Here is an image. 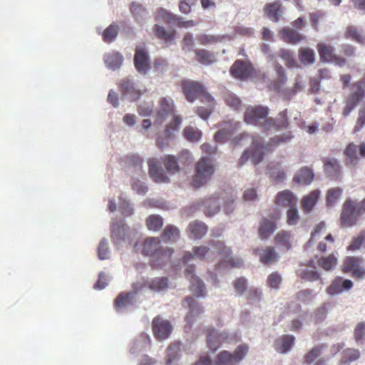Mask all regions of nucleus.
Returning <instances> with one entry per match:
<instances>
[{
    "mask_svg": "<svg viewBox=\"0 0 365 365\" xmlns=\"http://www.w3.org/2000/svg\"><path fill=\"white\" fill-rule=\"evenodd\" d=\"M269 109L267 106H250L246 108L244 120L246 123L259 126L263 131L280 130L289 125L287 110L280 111L276 118L269 117Z\"/></svg>",
    "mask_w": 365,
    "mask_h": 365,
    "instance_id": "f257e3e1",
    "label": "nucleus"
},
{
    "mask_svg": "<svg viewBox=\"0 0 365 365\" xmlns=\"http://www.w3.org/2000/svg\"><path fill=\"white\" fill-rule=\"evenodd\" d=\"M182 93L186 100L193 103L196 99H200L201 103H205L206 107L198 106L196 108V113L202 119H207L214 111L215 101L207 91L204 85L190 79H185L181 81Z\"/></svg>",
    "mask_w": 365,
    "mask_h": 365,
    "instance_id": "f03ea898",
    "label": "nucleus"
},
{
    "mask_svg": "<svg viewBox=\"0 0 365 365\" xmlns=\"http://www.w3.org/2000/svg\"><path fill=\"white\" fill-rule=\"evenodd\" d=\"M159 108L155 115V123L161 125L165 119L172 115V119L165 128L164 135L166 139H158L157 145L160 149H163L168 145V139L173 137L175 132L179 129L182 123V118L180 115L175 114V106L170 98H161L159 101Z\"/></svg>",
    "mask_w": 365,
    "mask_h": 365,
    "instance_id": "7ed1b4c3",
    "label": "nucleus"
},
{
    "mask_svg": "<svg viewBox=\"0 0 365 365\" xmlns=\"http://www.w3.org/2000/svg\"><path fill=\"white\" fill-rule=\"evenodd\" d=\"M365 213V197L356 202L347 198L342 205L340 214V225L341 227H351L356 225L359 217Z\"/></svg>",
    "mask_w": 365,
    "mask_h": 365,
    "instance_id": "20e7f679",
    "label": "nucleus"
},
{
    "mask_svg": "<svg viewBox=\"0 0 365 365\" xmlns=\"http://www.w3.org/2000/svg\"><path fill=\"white\" fill-rule=\"evenodd\" d=\"M160 238L148 237L143 245V255L151 257L152 262L155 266H160L168 261L173 253V249L160 247Z\"/></svg>",
    "mask_w": 365,
    "mask_h": 365,
    "instance_id": "39448f33",
    "label": "nucleus"
},
{
    "mask_svg": "<svg viewBox=\"0 0 365 365\" xmlns=\"http://www.w3.org/2000/svg\"><path fill=\"white\" fill-rule=\"evenodd\" d=\"M215 173V165L209 158H202L195 164V174L191 184L197 188L205 185L210 180Z\"/></svg>",
    "mask_w": 365,
    "mask_h": 365,
    "instance_id": "423d86ee",
    "label": "nucleus"
},
{
    "mask_svg": "<svg viewBox=\"0 0 365 365\" xmlns=\"http://www.w3.org/2000/svg\"><path fill=\"white\" fill-rule=\"evenodd\" d=\"M341 271L344 274H350L355 279H363L365 277L364 259L361 257H346L343 259Z\"/></svg>",
    "mask_w": 365,
    "mask_h": 365,
    "instance_id": "0eeeda50",
    "label": "nucleus"
},
{
    "mask_svg": "<svg viewBox=\"0 0 365 365\" xmlns=\"http://www.w3.org/2000/svg\"><path fill=\"white\" fill-rule=\"evenodd\" d=\"M248 349V346L243 344L239 345L233 353L222 351L216 356L214 365H235L244 359Z\"/></svg>",
    "mask_w": 365,
    "mask_h": 365,
    "instance_id": "6e6552de",
    "label": "nucleus"
},
{
    "mask_svg": "<svg viewBox=\"0 0 365 365\" xmlns=\"http://www.w3.org/2000/svg\"><path fill=\"white\" fill-rule=\"evenodd\" d=\"M317 49L321 61L334 63L339 66L345 65V58L336 55L334 53V48L331 45L325 43H319L317 45Z\"/></svg>",
    "mask_w": 365,
    "mask_h": 365,
    "instance_id": "1a4fd4ad",
    "label": "nucleus"
},
{
    "mask_svg": "<svg viewBox=\"0 0 365 365\" xmlns=\"http://www.w3.org/2000/svg\"><path fill=\"white\" fill-rule=\"evenodd\" d=\"M217 250V252L222 256V265L226 267H240L243 264L242 259L231 256L232 251L228 247L225 246L224 243L217 241L214 244Z\"/></svg>",
    "mask_w": 365,
    "mask_h": 365,
    "instance_id": "9d476101",
    "label": "nucleus"
},
{
    "mask_svg": "<svg viewBox=\"0 0 365 365\" xmlns=\"http://www.w3.org/2000/svg\"><path fill=\"white\" fill-rule=\"evenodd\" d=\"M205 334L207 346L212 351H217L228 339L226 331L219 332L213 327L207 328Z\"/></svg>",
    "mask_w": 365,
    "mask_h": 365,
    "instance_id": "9b49d317",
    "label": "nucleus"
},
{
    "mask_svg": "<svg viewBox=\"0 0 365 365\" xmlns=\"http://www.w3.org/2000/svg\"><path fill=\"white\" fill-rule=\"evenodd\" d=\"M263 146L259 145L257 140H254L251 147L245 150L240 157L238 164L239 166H242L248 159H251L254 165H257L260 163L264 156Z\"/></svg>",
    "mask_w": 365,
    "mask_h": 365,
    "instance_id": "f8f14e48",
    "label": "nucleus"
},
{
    "mask_svg": "<svg viewBox=\"0 0 365 365\" xmlns=\"http://www.w3.org/2000/svg\"><path fill=\"white\" fill-rule=\"evenodd\" d=\"M254 72L252 64L241 59L236 60L230 69L232 76L240 80H246L250 77Z\"/></svg>",
    "mask_w": 365,
    "mask_h": 365,
    "instance_id": "ddd939ff",
    "label": "nucleus"
},
{
    "mask_svg": "<svg viewBox=\"0 0 365 365\" xmlns=\"http://www.w3.org/2000/svg\"><path fill=\"white\" fill-rule=\"evenodd\" d=\"M359 148V155L365 158V143H361L359 146L354 143H350L346 147L344 153L346 156V165H356L359 162V158L356 155Z\"/></svg>",
    "mask_w": 365,
    "mask_h": 365,
    "instance_id": "4468645a",
    "label": "nucleus"
},
{
    "mask_svg": "<svg viewBox=\"0 0 365 365\" xmlns=\"http://www.w3.org/2000/svg\"><path fill=\"white\" fill-rule=\"evenodd\" d=\"M153 331L158 339L163 340L168 338L171 333L172 326L168 321L156 317L153 320Z\"/></svg>",
    "mask_w": 365,
    "mask_h": 365,
    "instance_id": "2eb2a0df",
    "label": "nucleus"
},
{
    "mask_svg": "<svg viewBox=\"0 0 365 365\" xmlns=\"http://www.w3.org/2000/svg\"><path fill=\"white\" fill-rule=\"evenodd\" d=\"M133 61L135 68L142 74H145L150 68L149 56L145 48H136Z\"/></svg>",
    "mask_w": 365,
    "mask_h": 365,
    "instance_id": "dca6fc26",
    "label": "nucleus"
},
{
    "mask_svg": "<svg viewBox=\"0 0 365 365\" xmlns=\"http://www.w3.org/2000/svg\"><path fill=\"white\" fill-rule=\"evenodd\" d=\"M353 282L350 279H344L342 277H335L327 289L329 295H336L344 291H349L353 287Z\"/></svg>",
    "mask_w": 365,
    "mask_h": 365,
    "instance_id": "f3484780",
    "label": "nucleus"
},
{
    "mask_svg": "<svg viewBox=\"0 0 365 365\" xmlns=\"http://www.w3.org/2000/svg\"><path fill=\"white\" fill-rule=\"evenodd\" d=\"M280 215L277 213L272 219L263 218L259 223L258 234L262 240L267 239L277 229L276 221Z\"/></svg>",
    "mask_w": 365,
    "mask_h": 365,
    "instance_id": "a211bd4d",
    "label": "nucleus"
},
{
    "mask_svg": "<svg viewBox=\"0 0 365 365\" xmlns=\"http://www.w3.org/2000/svg\"><path fill=\"white\" fill-rule=\"evenodd\" d=\"M195 272L194 266H188L185 273L186 276H190V290L197 297H201L205 295V285L204 283L198 277H197L193 273Z\"/></svg>",
    "mask_w": 365,
    "mask_h": 365,
    "instance_id": "6ab92c4d",
    "label": "nucleus"
},
{
    "mask_svg": "<svg viewBox=\"0 0 365 365\" xmlns=\"http://www.w3.org/2000/svg\"><path fill=\"white\" fill-rule=\"evenodd\" d=\"M149 174L152 179L158 183L168 182L169 178L165 175L164 171L158 166L157 159L150 158L148 160Z\"/></svg>",
    "mask_w": 365,
    "mask_h": 365,
    "instance_id": "aec40b11",
    "label": "nucleus"
},
{
    "mask_svg": "<svg viewBox=\"0 0 365 365\" xmlns=\"http://www.w3.org/2000/svg\"><path fill=\"white\" fill-rule=\"evenodd\" d=\"M254 253L259 256L260 262L264 264L273 263L277 259V253L271 246L256 248L254 250Z\"/></svg>",
    "mask_w": 365,
    "mask_h": 365,
    "instance_id": "412c9836",
    "label": "nucleus"
},
{
    "mask_svg": "<svg viewBox=\"0 0 365 365\" xmlns=\"http://www.w3.org/2000/svg\"><path fill=\"white\" fill-rule=\"evenodd\" d=\"M119 86L122 95L128 96L132 101L137 100L141 95L140 90L135 88L134 83L128 78L123 79Z\"/></svg>",
    "mask_w": 365,
    "mask_h": 365,
    "instance_id": "4be33fe9",
    "label": "nucleus"
},
{
    "mask_svg": "<svg viewBox=\"0 0 365 365\" xmlns=\"http://www.w3.org/2000/svg\"><path fill=\"white\" fill-rule=\"evenodd\" d=\"M297 200L296 196L292 192L288 190L279 192L275 199V203L282 207H291L297 206Z\"/></svg>",
    "mask_w": 365,
    "mask_h": 365,
    "instance_id": "5701e85b",
    "label": "nucleus"
},
{
    "mask_svg": "<svg viewBox=\"0 0 365 365\" xmlns=\"http://www.w3.org/2000/svg\"><path fill=\"white\" fill-rule=\"evenodd\" d=\"M295 341V337L292 335L284 334L277 338L274 341V349L281 354L288 352Z\"/></svg>",
    "mask_w": 365,
    "mask_h": 365,
    "instance_id": "b1692460",
    "label": "nucleus"
},
{
    "mask_svg": "<svg viewBox=\"0 0 365 365\" xmlns=\"http://www.w3.org/2000/svg\"><path fill=\"white\" fill-rule=\"evenodd\" d=\"M282 38L287 43L297 44L305 39V36L290 28H284L279 32Z\"/></svg>",
    "mask_w": 365,
    "mask_h": 365,
    "instance_id": "393cba45",
    "label": "nucleus"
},
{
    "mask_svg": "<svg viewBox=\"0 0 365 365\" xmlns=\"http://www.w3.org/2000/svg\"><path fill=\"white\" fill-rule=\"evenodd\" d=\"M320 195L319 190H314L308 195L303 197L301 201L302 209L306 213L312 211L317 204Z\"/></svg>",
    "mask_w": 365,
    "mask_h": 365,
    "instance_id": "a878e982",
    "label": "nucleus"
},
{
    "mask_svg": "<svg viewBox=\"0 0 365 365\" xmlns=\"http://www.w3.org/2000/svg\"><path fill=\"white\" fill-rule=\"evenodd\" d=\"M354 91L347 96L346 100L358 105V103L365 96V91L364 88V82L358 81L352 84Z\"/></svg>",
    "mask_w": 365,
    "mask_h": 365,
    "instance_id": "bb28decb",
    "label": "nucleus"
},
{
    "mask_svg": "<svg viewBox=\"0 0 365 365\" xmlns=\"http://www.w3.org/2000/svg\"><path fill=\"white\" fill-rule=\"evenodd\" d=\"M190 309L189 313L186 317L188 323H192L195 317L199 316L203 312L202 307L191 297H187L185 299Z\"/></svg>",
    "mask_w": 365,
    "mask_h": 365,
    "instance_id": "cd10ccee",
    "label": "nucleus"
},
{
    "mask_svg": "<svg viewBox=\"0 0 365 365\" xmlns=\"http://www.w3.org/2000/svg\"><path fill=\"white\" fill-rule=\"evenodd\" d=\"M338 263V258L334 254L327 256L317 257V264L322 269L325 271H331L335 268Z\"/></svg>",
    "mask_w": 365,
    "mask_h": 365,
    "instance_id": "c85d7f7f",
    "label": "nucleus"
},
{
    "mask_svg": "<svg viewBox=\"0 0 365 365\" xmlns=\"http://www.w3.org/2000/svg\"><path fill=\"white\" fill-rule=\"evenodd\" d=\"M282 5L279 1L267 4L264 7V14L274 22L279 20Z\"/></svg>",
    "mask_w": 365,
    "mask_h": 365,
    "instance_id": "c756f323",
    "label": "nucleus"
},
{
    "mask_svg": "<svg viewBox=\"0 0 365 365\" xmlns=\"http://www.w3.org/2000/svg\"><path fill=\"white\" fill-rule=\"evenodd\" d=\"M155 35L165 43H171L175 37L176 31L175 30L167 31L163 26L155 24L153 26Z\"/></svg>",
    "mask_w": 365,
    "mask_h": 365,
    "instance_id": "7c9ffc66",
    "label": "nucleus"
},
{
    "mask_svg": "<svg viewBox=\"0 0 365 365\" xmlns=\"http://www.w3.org/2000/svg\"><path fill=\"white\" fill-rule=\"evenodd\" d=\"M104 61L106 66L112 69L116 70L119 68L123 61V56L118 52H112L106 53L104 56Z\"/></svg>",
    "mask_w": 365,
    "mask_h": 365,
    "instance_id": "2f4dec72",
    "label": "nucleus"
},
{
    "mask_svg": "<svg viewBox=\"0 0 365 365\" xmlns=\"http://www.w3.org/2000/svg\"><path fill=\"white\" fill-rule=\"evenodd\" d=\"M135 296V292H121L118 295L115 300V307L117 309H121L125 307L132 304Z\"/></svg>",
    "mask_w": 365,
    "mask_h": 365,
    "instance_id": "473e14b6",
    "label": "nucleus"
},
{
    "mask_svg": "<svg viewBox=\"0 0 365 365\" xmlns=\"http://www.w3.org/2000/svg\"><path fill=\"white\" fill-rule=\"evenodd\" d=\"M209 248L206 246L195 247L192 252H187L183 255V261L189 262L192 259H202L208 252Z\"/></svg>",
    "mask_w": 365,
    "mask_h": 365,
    "instance_id": "72a5a7b5",
    "label": "nucleus"
},
{
    "mask_svg": "<svg viewBox=\"0 0 365 365\" xmlns=\"http://www.w3.org/2000/svg\"><path fill=\"white\" fill-rule=\"evenodd\" d=\"M313 179V171L307 167L301 168L294 178L295 182L303 185L310 184Z\"/></svg>",
    "mask_w": 365,
    "mask_h": 365,
    "instance_id": "f704fd0d",
    "label": "nucleus"
},
{
    "mask_svg": "<svg viewBox=\"0 0 365 365\" xmlns=\"http://www.w3.org/2000/svg\"><path fill=\"white\" fill-rule=\"evenodd\" d=\"M188 231L192 237L200 239L202 237L207 231L205 224L201 222H192L188 226Z\"/></svg>",
    "mask_w": 365,
    "mask_h": 365,
    "instance_id": "c9c22d12",
    "label": "nucleus"
},
{
    "mask_svg": "<svg viewBox=\"0 0 365 365\" xmlns=\"http://www.w3.org/2000/svg\"><path fill=\"white\" fill-rule=\"evenodd\" d=\"M291 234L289 232L281 230L274 237V242L279 247L288 251L291 245Z\"/></svg>",
    "mask_w": 365,
    "mask_h": 365,
    "instance_id": "e433bc0d",
    "label": "nucleus"
},
{
    "mask_svg": "<svg viewBox=\"0 0 365 365\" xmlns=\"http://www.w3.org/2000/svg\"><path fill=\"white\" fill-rule=\"evenodd\" d=\"M324 170L326 173L333 177L337 178L340 174V165L335 158H326L324 160Z\"/></svg>",
    "mask_w": 365,
    "mask_h": 365,
    "instance_id": "4c0bfd02",
    "label": "nucleus"
},
{
    "mask_svg": "<svg viewBox=\"0 0 365 365\" xmlns=\"http://www.w3.org/2000/svg\"><path fill=\"white\" fill-rule=\"evenodd\" d=\"M195 53L196 60L202 64L210 65L215 61L214 54L206 49H196Z\"/></svg>",
    "mask_w": 365,
    "mask_h": 365,
    "instance_id": "58836bf2",
    "label": "nucleus"
},
{
    "mask_svg": "<svg viewBox=\"0 0 365 365\" xmlns=\"http://www.w3.org/2000/svg\"><path fill=\"white\" fill-rule=\"evenodd\" d=\"M345 37L359 43H365V36L361 31L354 26H349L345 31Z\"/></svg>",
    "mask_w": 365,
    "mask_h": 365,
    "instance_id": "ea45409f",
    "label": "nucleus"
},
{
    "mask_svg": "<svg viewBox=\"0 0 365 365\" xmlns=\"http://www.w3.org/2000/svg\"><path fill=\"white\" fill-rule=\"evenodd\" d=\"M155 21H162L163 23L173 25L175 21H176L177 15H175L166 9L160 8L157 10L155 16Z\"/></svg>",
    "mask_w": 365,
    "mask_h": 365,
    "instance_id": "a19ab883",
    "label": "nucleus"
},
{
    "mask_svg": "<svg viewBox=\"0 0 365 365\" xmlns=\"http://www.w3.org/2000/svg\"><path fill=\"white\" fill-rule=\"evenodd\" d=\"M298 56L300 62L304 65H310L315 61L314 51L309 48H300Z\"/></svg>",
    "mask_w": 365,
    "mask_h": 365,
    "instance_id": "79ce46f5",
    "label": "nucleus"
},
{
    "mask_svg": "<svg viewBox=\"0 0 365 365\" xmlns=\"http://www.w3.org/2000/svg\"><path fill=\"white\" fill-rule=\"evenodd\" d=\"M360 356V352L355 349H346L341 353L340 360L341 365H348L352 361L357 360Z\"/></svg>",
    "mask_w": 365,
    "mask_h": 365,
    "instance_id": "37998d69",
    "label": "nucleus"
},
{
    "mask_svg": "<svg viewBox=\"0 0 365 365\" xmlns=\"http://www.w3.org/2000/svg\"><path fill=\"white\" fill-rule=\"evenodd\" d=\"M146 285L155 292H160L168 287V279L167 277H157L148 281Z\"/></svg>",
    "mask_w": 365,
    "mask_h": 365,
    "instance_id": "c03bdc74",
    "label": "nucleus"
},
{
    "mask_svg": "<svg viewBox=\"0 0 365 365\" xmlns=\"http://www.w3.org/2000/svg\"><path fill=\"white\" fill-rule=\"evenodd\" d=\"M162 161L170 173L174 174L180 171L178 159L170 155H168L162 158Z\"/></svg>",
    "mask_w": 365,
    "mask_h": 365,
    "instance_id": "a18cd8bd",
    "label": "nucleus"
},
{
    "mask_svg": "<svg viewBox=\"0 0 365 365\" xmlns=\"http://www.w3.org/2000/svg\"><path fill=\"white\" fill-rule=\"evenodd\" d=\"M179 237L178 229L173 225H168L165 227L163 233L161 234V238L164 242L175 241Z\"/></svg>",
    "mask_w": 365,
    "mask_h": 365,
    "instance_id": "49530a36",
    "label": "nucleus"
},
{
    "mask_svg": "<svg viewBox=\"0 0 365 365\" xmlns=\"http://www.w3.org/2000/svg\"><path fill=\"white\" fill-rule=\"evenodd\" d=\"M365 245V230L359 233L356 237H354L351 241L350 245L347 247L349 251H356L361 249Z\"/></svg>",
    "mask_w": 365,
    "mask_h": 365,
    "instance_id": "de8ad7c7",
    "label": "nucleus"
},
{
    "mask_svg": "<svg viewBox=\"0 0 365 365\" xmlns=\"http://www.w3.org/2000/svg\"><path fill=\"white\" fill-rule=\"evenodd\" d=\"M118 30L119 29L117 24H110L102 34L103 41L106 43L112 42L116 38Z\"/></svg>",
    "mask_w": 365,
    "mask_h": 365,
    "instance_id": "09e8293b",
    "label": "nucleus"
},
{
    "mask_svg": "<svg viewBox=\"0 0 365 365\" xmlns=\"http://www.w3.org/2000/svg\"><path fill=\"white\" fill-rule=\"evenodd\" d=\"M278 55L284 61L285 65L288 68L297 67L296 60L290 51L282 48L279 51Z\"/></svg>",
    "mask_w": 365,
    "mask_h": 365,
    "instance_id": "8fccbe9b",
    "label": "nucleus"
},
{
    "mask_svg": "<svg viewBox=\"0 0 365 365\" xmlns=\"http://www.w3.org/2000/svg\"><path fill=\"white\" fill-rule=\"evenodd\" d=\"M183 134L185 138L192 142L198 141L201 136L202 133L200 130L192 126H187L183 130Z\"/></svg>",
    "mask_w": 365,
    "mask_h": 365,
    "instance_id": "3c124183",
    "label": "nucleus"
},
{
    "mask_svg": "<svg viewBox=\"0 0 365 365\" xmlns=\"http://www.w3.org/2000/svg\"><path fill=\"white\" fill-rule=\"evenodd\" d=\"M163 225V218L158 215H150L146 219V225L148 230L157 231L159 230Z\"/></svg>",
    "mask_w": 365,
    "mask_h": 365,
    "instance_id": "603ef678",
    "label": "nucleus"
},
{
    "mask_svg": "<svg viewBox=\"0 0 365 365\" xmlns=\"http://www.w3.org/2000/svg\"><path fill=\"white\" fill-rule=\"evenodd\" d=\"M324 345H317L309 350L304 356V361L307 364H312L320 354Z\"/></svg>",
    "mask_w": 365,
    "mask_h": 365,
    "instance_id": "864d4df0",
    "label": "nucleus"
},
{
    "mask_svg": "<svg viewBox=\"0 0 365 365\" xmlns=\"http://www.w3.org/2000/svg\"><path fill=\"white\" fill-rule=\"evenodd\" d=\"M342 190L339 187H333L327 191V204L328 206H333L341 197Z\"/></svg>",
    "mask_w": 365,
    "mask_h": 365,
    "instance_id": "5fc2aeb1",
    "label": "nucleus"
},
{
    "mask_svg": "<svg viewBox=\"0 0 365 365\" xmlns=\"http://www.w3.org/2000/svg\"><path fill=\"white\" fill-rule=\"evenodd\" d=\"M125 163L133 168H140L142 167L143 160L137 154L128 155L124 158Z\"/></svg>",
    "mask_w": 365,
    "mask_h": 365,
    "instance_id": "6e6d98bb",
    "label": "nucleus"
},
{
    "mask_svg": "<svg viewBox=\"0 0 365 365\" xmlns=\"http://www.w3.org/2000/svg\"><path fill=\"white\" fill-rule=\"evenodd\" d=\"M303 88V83L301 80V77L298 76L296 78L294 86L291 88L284 90V93L287 98H289L294 96L298 92L301 91Z\"/></svg>",
    "mask_w": 365,
    "mask_h": 365,
    "instance_id": "4d7b16f0",
    "label": "nucleus"
},
{
    "mask_svg": "<svg viewBox=\"0 0 365 365\" xmlns=\"http://www.w3.org/2000/svg\"><path fill=\"white\" fill-rule=\"evenodd\" d=\"M274 69L277 75V80L274 81V83L277 84L278 87L284 85L287 81V78L284 68L279 63H275Z\"/></svg>",
    "mask_w": 365,
    "mask_h": 365,
    "instance_id": "13d9d810",
    "label": "nucleus"
},
{
    "mask_svg": "<svg viewBox=\"0 0 365 365\" xmlns=\"http://www.w3.org/2000/svg\"><path fill=\"white\" fill-rule=\"evenodd\" d=\"M225 103L234 110H238L241 107V101L235 95L227 93L224 97Z\"/></svg>",
    "mask_w": 365,
    "mask_h": 365,
    "instance_id": "bf43d9fd",
    "label": "nucleus"
},
{
    "mask_svg": "<svg viewBox=\"0 0 365 365\" xmlns=\"http://www.w3.org/2000/svg\"><path fill=\"white\" fill-rule=\"evenodd\" d=\"M299 277L309 282L317 281L320 279L319 273L316 270L304 269L300 272Z\"/></svg>",
    "mask_w": 365,
    "mask_h": 365,
    "instance_id": "052dcab7",
    "label": "nucleus"
},
{
    "mask_svg": "<svg viewBox=\"0 0 365 365\" xmlns=\"http://www.w3.org/2000/svg\"><path fill=\"white\" fill-rule=\"evenodd\" d=\"M180 352V344H171L167 351V359L166 364L170 365L172 361L179 355Z\"/></svg>",
    "mask_w": 365,
    "mask_h": 365,
    "instance_id": "680f3d73",
    "label": "nucleus"
},
{
    "mask_svg": "<svg viewBox=\"0 0 365 365\" xmlns=\"http://www.w3.org/2000/svg\"><path fill=\"white\" fill-rule=\"evenodd\" d=\"M299 220L297 206L291 207L287 212V223L289 225H294Z\"/></svg>",
    "mask_w": 365,
    "mask_h": 365,
    "instance_id": "e2e57ef3",
    "label": "nucleus"
},
{
    "mask_svg": "<svg viewBox=\"0 0 365 365\" xmlns=\"http://www.w3.org/2000/svg\"><path fill=\"white\" fill-rule=\"evenodd\" d=\"M330 306L329 303L324 304L316 310L314 313L316 322H322L326 318Z\"/></svg>",
    "mask_w": 365,
    "mask_h": 365,
    "instance_id": "0e129e2a",
    "label": "nucleus"
},
{
    "mask_svg": "<svg viewBox=\"0 0 365 365\" xmlns=\"http://www.w3.org/2000/svg\"><path fill=\"white\" fill-rule=\"evenodd\" d=\"M108 243L107 240H103L100 242L98 247V256L100 259H106L108 257Z\"/></svg>",
    "mask_w": 365,
    "mask_h": 365,
    "instance_id": "69168bd1",
    "label": "nucleus"
},
{
    "mask_svg": "<svg viewBox=\"0 0 365 365\" xmlns=\"http://www.w3.org/2000/svg\"><path fill=\"white\" fill-rule=\"evenodd\" d=\"M269 170L271 177L277 182L282 181L286 177L284 171L278 169L277 165L271 166Z\"/></svg>",
    "mask_w": 365,
    "mask_h": 365,
    "instance_id": "338daca9",
    "label": "nucleus"
},
{
    "mask_svg": "<svg viewBox=\"0 0 365 365\" xmlns=\"http://www.w3.org/2000/svg\"><path fill=\"white\" fill-rule=\"evenodd\" d=\"M130 9L136 18L143 17L146 12L145 9L141 4L135 2L131 4Z\"/></svg>",
    "mask_w": 365,
    "mask_h": 365,
    "instance_id": "774afa93",
    "label": "nucleus"
}]
</instances>
